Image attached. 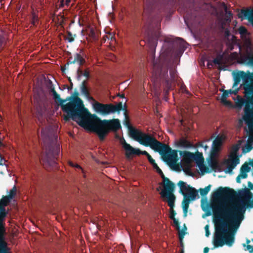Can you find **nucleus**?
Instances as JSON below:
<instances>
[{"label":"nucleus","instance_id":"obj_1","mask_svg":"<svg viewBox=\"0 0 253 253\" xmlns=\"http://www.w3.org/2000/svg\"><path fill=\"white\" fill-rule=\"evenodd\" d=\"M49 88L52 94L53 99L61 106L62 110L67 113L64 118L65 121H68L72 119L76 121L84 129L95 132L100 141H103L110 131H117L121 128L118 119L102 120L95 114H91L78 97L79 93L77 91L63 99L56 91L52 82L49 81Z\"/></svg>","mask_w":253,"mask_h":253},{"label":"nucleus","instance_id":"obj_2","mask_svg":"<svg viewBox=\"0 0 253 253\" xmlns=\"http://www.w3.org/2000/svg\"><path fill=\"white\" fill-rule=\"evenodd\" d=\"M251 198L246 196L244 200L239 202L212 207L215 222L212 240L214 248L233 245L235 233L244 219L247 208H253V200Z\"/></svg>","mask_w":253,"mask_h":253},{"label":"nucleus","instance_id":"obj_3","mask_svg":"<svg viewBox=\"0 0 253 253\" xmlns=\"http://www.w3.org/2000/svg\"><path fill=\"white\" fill-rule=\"evenodd\" d=\"M129 134L140 144L150 147L161 156L163 160L169 165H174L178 160L177 151L172 150L169 145L157 140L151 134L146 133L132 127L128 123Z\"/></svg>","mask_w":253,"mask_h":253},{"label":"nucleus","instance_id":"obj_4","mask_svg":"<svg viewBox=\"0 0 253 253\" xmlns=\"http://www.w3.org/2000/svg\"><path fill=\"white\" fill-rule=\"evenodd\" d=\"M53 132L49 127L42 128L41 137L44 143L45 152L40 159V162L45 168L55 166V159L59 154V146L55 147L53 145Z\"/></svg>","mask_w":253,"mask_h":253},{"label":"nucleus","instance_id":"obj_5","mask_svg":"<svg viewBox=\"0 0 253 253\" xmlns=\"http://www.w3.org/2000/svg\"><path fill=\"white\" fill-rule=\"evenodd\" d=\"M170 79L168 76V68H163L161 65L154 63L153 75L156 80H162L165 85V91L168 94L172 88V84L177 81V76L175 68H171L169 70Z\"/></svg>","mask_w":253,"mask_h":253},{"label":"nucleus","instance_id":"obj_6","mask_svg":"<svg viewBox=\"0 0 253 253\" xmlns=\"http://www.w3.org/2000/svg\"><path fill=\"white\" fill-rule=\"evenodd\" d=\"M244 89L246 94L252 96L246 100L243 119L247 125L250 132H253V84H245Z\"/></svg>","mask_w":253,"mask_h":253},{"label":"nucleus","instance_id":"obj_7","mask_svg":"<svg viewBox=\"0 0 253 253\" xmlns=\"http://www.w3.org/2000/svg\"><path fill=\"white\" fill-rule=\"evenodd\" d=\"M94 101L93 108L95 111L98 114L106 115L116 112L120 113V111L123 110L125 111V114L126 115L127 106L126 104H125L123 106L122 102H120L117 105H114L112 104H103L95 100Z\"/></svg>","mask_w":253,"mask_h":253},{"label":"nucleus","instance_id":"obj_8","mask_svg":"<svg viewBox=\"0 0 253 253\" xmlns=\"http://www.w3.org/2000/svg\"><path fill=\"white\" fill-rule=\"evenodd\" d=\"M11 200L10 196H3L0 204V253H7L5 250L7 245L4 241L5 231L2 221L7 214L4 207L7 206Z\"/></svg>","mask_w":253,"mask_h":253},{"label":"nucleus","instance_id":"obj_9","mask_svg":"<svg viewBox=\"0 0 253 253\" xmlns=\"http://www.w3.org/2000/svg\"><path fill=\"white\" fill-rule=\"evenodd\" d=\"M174 188L175 185L172 184L170 186L168 185L167 189H166V191H162L160 192L162 197L167 198L168 206L170 209L169 215V218L170 219L174 218L176 214L175 211L173 210L174 203L176 199V197L173 194Z\"/></svg>","mask_w":253,"mask_h":253},{"label":"nucleus","instance_id":"obj_10","mask_svg":"<svg viewBox=\"0 0 253 253\" xmlns=\"http://www.w3.org/2000/svg\"><path fill=\"white\" fill-rule=\"evenodd\" d=\"M39 4H33L31 6V12L30 15V22L34 27H37L40 23L38 9H42L47 0H38Z\"/></svg>","mask_w":253,"mask_h":253},{"label":"nucleus","instance_id":"obj_11","mask_svg":"<svg viewBox=\"0 0 253 253\" xmlns=\"http://www.w3.org/2000/svg\"><path fill=\"white\" fill-rule=\"evenodd\" d=\"M236 194L235 190L228 187H219L218 189L212 194L213 198L220 197H232Z\"/></svg>","mask_w":253,"mask_h":253},{"label":"nucleus","instance_id":"obj_12","mask_svg":"<svg viewBox=\"0 0 253 253\" xmlns=\"http://www.w3.org/2000/svg\"><path fill=\"white\" fill-rule=\"evenodd\" d=\"M84 53L83 49H81L79 53H77L74 55V58L73 61H69L67 64L65 65V67H62L61 70L64 72L66 69V66L68 67L69 64H75L77 63L80 66L84 65L85 62L84 58Z\"/></svg>","mask_w":253,"mask_h":253},{"label":"nucleus","instance_id":"obj_13","mask_svg":"<svg viewBox=\"0 0 253 253\" xmlns=\"http://www.w3.org/2000/svg\"><path fill=\"white\" fill-rule=\"evenodd\" d=\"M37 114L39 118L42 117L45 110V104L43 99L39 97L35 100Z\"/></svg>","mask_w":253,"mask_h":253},{"label":"nucleus","instance_id":"obj_14","mask_svg":"<svg viewBox=\"0 0 253 253\" xmlns=\"http://www.w3.org/2000/svg\"><path fill=\"white\" fill-rule=\"evenodd\" d=\"M240 163L239 157L236 154L230 156L229 160L227 162V171L231 172L235 167Z\"/></svg>","mask_w":253,"mask_h":253},{"label":"nucleus","instance_id":"obj_15","mask_svg":"<svg viewBox=\"0 0 253 253\" xmlns=\"http://www.w3.org/2000/svg\"><path fill=\"white\" fill-rule=\"evenodd\" d=\"M165 42L172 43L174 45H178L181 49L184 50L186 48L185 42L184 40L180 38H167L165 40Z\"/></svg>","mask_w":253,"mask_h":253},{"label":"nucleus","instance_id":"obj_16","mask_svg":"<svg viewBox=\"0 0 253 253\" xmlns=\"http://www.w3.org/2000/svg\"><path fill=\"white\" fill-rule=\"evenodd\" d=\"M153 166V168L156 169L157 172L161 175V177L163 179L164 182L165 183L164 185V190L163 191H166V189H167L168 185L170 186L172 184L174 185V184L170 181L168 178L165 176L163 171L156 163Z\"/></svg>","mask_w":253,"mask_h":253},{"label":"nucleus","instance_id":"obj_17","mask_svg":"<svg viewBox=\"0 0 253 253\" xmlns=\"http://www.w3.org/2000/svg\"><path fill=\"white\" fill-rule=\"evenodd\" d=\"M249 75L247 74L244 71H240L234 76V84L233 87L237 86L241 82V79L244 80L248 79Z\"/></svg>","mask_w":253,"mask_h":253},{"label":"nucleus","instance_id":"obj_18","mask_svg":"<svg viewBox=\"0 0 253 253\" xmlns=\"http://www.w3.org/2000/svg\"><path fill=\"white\" fill-rule=\"evenodd\" d=\"M238 17L242 19H247L253 24V9L242 10Z\"/></svg>","mask_w":253,"mask_h":253},{"label":"nucleus","instance_id":"obj_19","mask_svg":"<svg viewBox=\"0 0 253 253\" xmlns=\"http://www.w3.org/2000/svg\"><path fill=\"white\" fill-rule=\"evenodd\" d=\"M153 4L151 2L146 1L144 7V12H143V18H149L150 14L153 10Z\"/></svg>","mask_w":253,"mask_h":253},{"label":"nucleus","instance_id":"obj_20","mask_svg":"<svg viewBox=\"0 0 253 253\" xmlns=\"http://www.w3.org/2000/svg\"><path fill=\"white\" fill-rule=\"evenodd\" d=\"M123 147L126 151L125 155L127 159H130L132 155H134V148L129 144L127 143L125 140L123 144Z\"/></svg>","mask_w":253,"mask_h":253},{"label":"nucleus","instance_id":"obj_21","mask_svg":"<svg viewBox=\"0 0 253 253\" xmlns=\"http://www.w3.org/2000/svg\"><path fill=\"white\" fill-rule=\"evenodd\" d=\"M81 92L85 97L88 99L92 100L94 101V98L90 95L89 91L88 88L86 86V82L84 81L82 82L80 86Z\"/></svg>","mask_w":253,"mask_h":253},{"label":"nucleus","instance_id":"obj_22","mask_svg":"<svg viewBox=\"0 0 253 253\" xmlns=\"http://www.w3.org/2000/svg\"><path fill=\"white\" fill-rule=\"evenodd\" d=\"M179 153L185 162L189 163L193 161L194 154L193 153L188 151H180Z\"/></svg>","mask_w":253,"mask_h":253},{"label":"nucleus","instance_id":"obj_23","mask_svg":"<svg viewBox=\"0 0 253 253\" xmlns=\"http://www.w3.org/2000/svg\"><path fill=\"white\" fill-rule=\"evenodd\" d=\"M222 138L221 136H217L212 142V150L217 151L222 145Z\"/></svg>","mask_w":253,"mask_h":253},{"label":"nucleus","instance_id":"obj_24","mask_svg":"<svg viewBox=\"0 0 253 253\" xmlns=\"http://www.w3.org/2000/svg\"><path fill=\"white\" fill-rule=\"evenodd\" d=\"M186 196V197L194 201L198 196V191L194 188L191 187L186 194H183V196Z\"/></svg>","mask_w":253,"mask_h":253},{"label":"nucleus","instance_id":"obj_25","mask_svg":"<svg viewBox=\"0 0 253 253\" xmlns=\"http://www.w3.org/2000/svg\"><path fill=\"white\" fill-rule=\"evenodd\" d=\"M177 145L181 147L185 148H190L193 146V144L184 138H181L179 139Z\"/></svg>","mask_w":253,"mask_h":253},{"label":"nucleus","instance_id":"obj_26","mask_svg":"<svg viewBox=\"0 0 253 253\" xmlns=\"http://www.w3.org/2000/svg\"><path fill=\"white\" fill-rule=\"evenodd\" d=\"M177 185L180 187L179 192L183 195V194H186L185 192H187L192 187L189 185H186V183L183 181H179Z\"/></svg>","mask_w":253,"mask_h":253},{"label":"nucleus","instance_id":"obj_27","mask_svg":"<svg viewBox=\"0 0 253 253\" xmlns=\"http://www.w3.org/2000/svg\"><path fill=\"white\" fill-rule=\"evenodd\" d=\"M8 39L6 36L0 34V53L3 50L6 46Z\"/></svg>","mask_w":253,"mask_h":253},{"label":"nucleus","instance_id":"obj_28","mask_svg":"<svg viewBox=\"0 0 253 253\" xmlns=\"http://www.w3.org/2000/svg\"><path fill=\"white\" fill-rule=\"evenodd\" d=\"M253 242V238L252 239ZM251 240L249 239H246V243L242 244L244 247V250L245 251H248L250 253H253V246L250 245Z\"/></svg>","mask_w":253,"mask_h":253},{"label":"nucleus","instance_id":"obj_29","mask_svg":"<svg viewBox=\"0 0 253 253\" xmlns=\"http://www.w3.org/2000/svg\"><path fill=\"white\" fill-rule=\"evenodd\" d=\"M54 5L55 10L57 11L58 9L63 8L64 6V0H56Z\"/></svg>","mask_w":253,"mask_h":253},{"label":"nucleus","instance_id":"obj_30","mask_svg":"<svg viewBox=\"0 0 253 253\" xmlns=\"http://www.w3.org/2000/svg\"><path fill=\"white\" fill-rule=\"evenodd\" d=\"M211 188V185L210 184L206 186L205 188H200L199 190L200 195L203 197L206 196L210 191Z\"/></svg>","mask_w":253,"mask_h":253},{"label":"nucleus","instance_id":"obj_31","mask_svg":"<svg viewBox=\"0 0 253 253\" xmlns=\"http://www.w3.org/2000/svg\"><path fill=\"white\" fill-rule=\"evenodd\" d=\"M204 159L202 153L197 152L196 154H194L193 160L196 161L197 162L203 163L204 162Z\"/></svg>","mask_w":253,"mask_h":253},{"label":"nucleus","instance_id":"obj_32","mask_svg":"<svg viewBox=\"0 0 253 253\" xmlns=\"http://www.w3.org/2000/svg\"><path fill=\"white\" fill-rule=\"evenodd\" d=\"M88 35L93 40H97V35L96 33V31L94 28H91L89 30L88 32Z\"/></svg>","mask_w":253,"mask_h":253},{"label":"nucleus","instance_id":"obj_33","mask_svg":"<svg viewBox=\"0 0 253 253\" xmlns=\"http://www.w3.org/2000/svg\"><path fill=\"white\" fill-rule=\"evenodd\" d=\"M224 10L226 12V17H225V20L227 22H231V18L232 17V13L231 11H228L227 10V7L226 6L224 7Z\"/></svg>","mask_w":253,"mask_h":253},{"label":"nucleus","instance_id":"obj_34","mask_svg":"<svg viewBox=\"0 0 253 253\" xmlns=\"http://www.w3.org/2000/svg\"><path fill=\"white\" fill-rule=\"evenodd\" d=\"M253 147L251 144L247 143L244 147L243 148L242 150L244 153H248L251 151Z\"/></svg>","mask_w":253,"mask_h":253},{"label":"nucleus","instance_id":"obj_35","mask_svg":"<svg viewBox=\"0 0 253 253\" xmlns=\"http://www.w3.org/2000/svg\"><path fill=\"white\" fill-rule=\"evenodd\" d=\"M223 93L221 96V100L223 102H224L226 98L229 96V91L228 90H223Z\"/></svg>","mask_w":253,"mask_h":253},{"label":"nucleus","instance_id":"obj_36","mask_svg":"<svg viewBox=\"0 0 253 253\" xmlns=\"http://www.w3.org/2000/svg\"><path fill=\"white\" fill-rule=\"evenodd\" d=\"M68 37L65 38L66 40H67L69 42H72L74 41V37L73 36L72 33L70 31L67 32Z\"/></svg>","mask_w":253,"mask_h":253},{"label":"nucleus","instance_id":"obj_37","mask_svg":"<svg viewBox=\"0 0 253 253\" xmlns=\"http://www.w3.org/2000/svg\"><path fill=\"white\" fill-rule=\"evenodd\" d=\"M149 42H150V47L152 48H155L157 46V41L155 39L152 38L149 40Z\"/></svg>","mask_w":253,"mask_h":253},{"label":"nucleus","instance_id":"obj_38","mask_svg":"<svg viewBox=\"0 0 253 253\" xmlns=\"http://www.w3.org/2000/svg\"><path fill=\"white\" fill-rule=\"evenodd\" d=\"M146 151H141L138 148H134V155H146Z\"/></svg>","mask_w":253,"mask_h":253},{"label":"nucleus","instance_id":"obj_39","mask_svg":"<svg viewBox=\"0 0 253 253\" xmlns=\"http://www.w3.org/2000/svg\"><path fill=\"white\" fill-rule=\"evenodd\" d=\"M222 58V57L221 56H218L215 58L212 62L214 64L219 65L221 63Z\"/></svg>","mask_w":253,"mask_h":253},{"label":"nucleus","instance_id":"obj_40","mask_svg":"<svg viewBox=\"0 0 253 253\" xmlns=\"http://www.w3.org/2000/svg\"><path fill=\"white\" fill-rule=\"evenodd\" d=\"M250 170V168L249 167L248 165L247 164H243L241 169L240 171H242L244 172H249Z\"/></svg>","mask_w":253,"mask_h":253},{"label":"nucleus","instance_id":"obj_41","mask_svg":"<svg viewBox=\"0 0 253 253\" xmlns=\"http://www.w3.org/2000/svg\"><path fill=\"white\" fill-rule=\"evenodd\" d=\"M146 156L149 162V163L152 164L153 166L156 164L155 160H154L151 156L147 152H146V155H145Z\"/></svg>","mask_w":253,"mask_h":253},{"label":"nucleus","instance_id":"obj_42","mask_svg":"<svg viewBox=\"0 0 253 253\" xmlns=\"http://www.w3.org/2000/svg\"><path fill=\"white\" fill-rule=\"evenodd\" d=\"M239 33L242 35H246L248 33V31H247V29L244 26H241L239 28Z\"/></svg>","mask_w":253,"mask_h":253},{"label":"nucleus","instance_id":"obj_43","mask_svg":"<svg viewBox=\"0 0 253 253\" xmlns=\"http://www.w3.org/2000/svg\"><path fill=\"white\" fill-rule=\"evenodd\" d=\"M104 39L105 41H106V40H110L111 41H115V38L111 34H109L108 35H106L105 37H104Z\"/></svg>","mask_w":253,"mask_h":253},{"label":"nucleus","instance_id":"obj_44","mask_svg":"<svg viewBox=\"0 0 253 253\" xmlns=\"http://www.w3.org/2000/svg\"><path fill=\"white\" fill-rule=\"evenodd\" d=\"M200 169L203 173L209 172V168L205 165H202L200 167Z\"/></svg>","mask_w":253,"mask_h":253},{"label":"nucleus","instance_id":"obj_45","mask_svg":"<svg viewBox=\"0 0 253 253\" xmlns=\"http://www.w3.org/2000/svg\"><path fill=\"white\" fill-rule=\"evenodd\" d=\"M192 201V200H191L190 199L186 197V196L185 195V196H184V199L182 201V204L189 205V203H190V201Z\"/></svg>","mask_w":253,"mask_h":253},{"label":"nucleus","instance_id":"obj_46","mask_svg":"<svg viewBox=\"0 0 253 253\" xmlns=\"http://www.w3.org/2000/svg\"><path fill=\"white\" fill-rule=\"evenodd\" d=\"M246 100H245L243 99H241L240 100H239V101L237 103V106L239 108H241L243 105H244L245 106H246Z\"/></svg>","mask_w":253,"mask_h":253},{"label":"nucleus","instance_id":"obj_47","mask_svg":"<svg viewBox=\"0 0 253 253\" xmlns=\"http://www.w3.org/2000/svg\"><path fill=\"white\" fill-rule=\"evenodd\" d=\"M186 234V233L184 230H182L181 231H180L179 232V235H178L179 240H183L184 237Z\"/></svg>","mask_w":253,"mask_h":253},{"label":"nucleus","instance_id":"obj_48","mask_svg":"<svg viewBox=\"0 0 253 253\" xmlns=\"http://www.w3.org/2000/svg\"><path fill=\"white\" fill-rule=\"evenodd\" d=\"M16 194V189L13 187L10 190L9 194L7 196H10V199H12Z\"/></svg>","mask_w":253,"mask_h":253},{"label":"nucleus","instance_id":"obj_49","mask_svg":"<svg viewBox=\"0 0 253 253\" xmlns=\"http://www.w3.org/2000/svg\"><path fill=\"white\" fill-rule=\"evenodd\" d=\"M83 71L81 69V68L80 67H79L77 69V79L78 80H80V78L81 77V76H82L83 75Z\"/></svg>","mask_w":253,"mask_h":253},{"label":"nucleus","instance_id":"obj_50","mask_svg":"<svg viewBox=\"0 0 253 253\" xmlns=\"http://www.w3.org/2000/svg\"><path fill=\"white\" fill-rule=\"evenodd\" d=\"M205 236L208 237L210 235V231L209 230V225H206L205 227Z\"/></svg>","mask_w":253,"mask_h":253},{"label":"nucleus","instance_id":"obj_51","mask_svg":"<svg viewBox=\"0 0 253 253\" xmlns=\"http://www.w3.org/2000/svg\"><path fill=\"white\" fill-rule=\"evenodd\" d=\"M173 221V223L175 224V225L176 226L177 228L179 230L180 229V223L176 218H172V219Z\"/></svg>","mask_w":253,"mask_h":253},{"label":"nucleus","instance_id":"obj_52","mask_svg":"<svg viewBox=\"0 0 253 253\" xmlns=\"http://www.w3.org/2000/svg\"><path fill=\"white\" fill-rule=\"evenodd\" d=\"M247 59L248 63L253 66V56H248Z\"/></svg>","mask_w":253,"mask_h":253},{"label":"nucleus","instance_id":"obj_53","mask_svg":"<svg viewBox=\"0 0 253 253\" xmlns=\"http://www.w3.org/2000/svg\"><path fill=\"white\" fill-rule=\"evenodd\" d=\"M241 173L239 175L242 178H246L247 177V172H244L242 171H240Z\"/></svg>","mask_w":253,"mask_h":253},{"label":"nucleus","instance_id":"obj_54","mask_svg":"<svg viewBox=\"0 0 253 253\" xmlns=\"http://www.w3.org/2000/svg\"><path fill=\"white\" fill-rule=\"evenodd\" d=\"M217 162L216 161H214V162H211V164L210 165L211 167L212 168V169H214L215 168L217 167Z\"/></svg>","mask_w":253,"mask_h":253},{"label":"nucleus","instance_id":"obj_55","mask_svg":"<svg viewBox=\"0 0 253 253\" xmlns=\"http://www.w3.org/2000/svg\"><path fill=\"white\" fill-rule=\"evenodd\" d=\"M83 76H84V77H85L86 78H89V73L88 71L87 70H85L84 73H83Z\"/></svg>","mask_w":253,"mask_h":253},{"label":"nucleus","instance_id":"obj_56","mask_svg":"<svg viewBox=\"0 0 253 253\" xmlns=\"http://www.w3.org/2000/svg\"><path fill=\"white\" fill-rule=\"evenodd\" d=\"M183 216H184V217H186L187 215L188 209L183 208Z\"/></svg>","mask_w":253,"mask_h":253},{"label":"nucleus","instance_id":"obj_57","mask_svg":"<svg viewBox=\"0 0 253 253\" xmlns=\"http://www.w3.org/2000/svg\"><path fill=\"white\" fill-rule=\"evenodd\" d=\"M228 91H229V94H236V92H237L238 91V89L235 90V91H234V90H232L231 89H230V90H228Z\"/></svg>","mask_w":253,"mask_h":253},{"label":"nucleus","instance_id":"obj_58","mask_svg":"<svg viewBox=\"0 0 253 253\" xmlns=\"http://www.w3.org/2000/svg\"><path fill=\"white\" fill-rule=\"evenodd\" d=\"M241 178H242L239 175H238V176L236 177V182L237 183H240L241 182Z\"/></svg>","mask_w":253,"mask_h":253},{"label":"nucleus","instance_id":"obj_59","mask_svg":"<svg viewBox=\"0 0 253 253\" xmlns=\"http://www.w3.org/2000/svg\"><path fill=\"white\" fill-rule=\"evenodd\" d=\"M73 86V83H71V84H70V85L67 87V89L68 90H71L72 89Z\"/></svg>","mask_w":253,"mask_h":253},{"label":"nucleus","instance_id":"obj_60","mask_svg":"<svg viewBox=\"0 0 253 253\" xmlns=\"http://www.w3.org/2000/svg\"><path fill=\"white\" fill-rule=\"evenodd\" d=\"M209 248L208 247H205L204 249V251H203V252L204 253H209Z\"/></svg>","mask_w":253,"mask_h":253},{"label":"nucleus","instance_id":"obj_61","mask_svg":"<svg viewBox=\"0 0 253 253\" xmlns=\"http://www.w3.org/2000/svg\"><path fill=\"white\" fill-rule=\"evenodd\" d=\"M225 35L226 37L229 36V35H230V33L228 30L227 29L225 31Z\"/></svg>","mask_w":253,"mask_h":253},{"label":"nucleus","instance_id":"obj_62","mask_svg":"<svg viewBox=\"0 0 253 253\" xmlns=\"http://www.w3.org/2000/svg\"><path fill=\"white\" fill-rule=\"evenodd\" d=\"M71 2V0H66L65 5L68 6Z\"/></svg>","mask_w":253,"mask_h":253},{"label":"nucleus","instance_id":"obj_63","mask_svg":"<svg viewBox=\"0 0 253 253\" xmlns=\"http://www.w3.org/2000/svg\"><path fill=\"white\" fill-rule=\"evenodd\" d=\"M180 246L181 248L184 249V243L183 240H180Z\"/></svg>","mask_w":253,"mask_h":253},{"label":"nucleus","instance_id":"obj_64","mask_svg":"<svg viewBox=\"0 0 253 253\" xmlns=\"http://www.w3.org/2000/svg\"><path fill=\"white\" fill-rule=\"evenodd\" d=\"M189 205H184L182 204V208L188 209Z\"/></svg>","mask_w":253,"mask_h":253}]
</instances>
